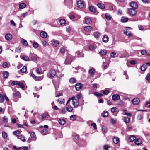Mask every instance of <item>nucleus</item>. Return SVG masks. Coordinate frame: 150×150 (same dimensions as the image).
Here are the masks:
<instances>
[{"label":"nucleus","instance_id":"48","mask_svg":"<svg viewBox=\"0 0 150 150\" xmlns=\"http://www.w3.org/2000/svg\"><path fill=\"white\" fill-rule=\"evenodd\" d=\"M70 119L73 121H74L76 119V116L75 115H72L70 117Z\"/></svg>","mask_w":150,"mask_h":150},{"label":"nucleus","instance_id":"41","mask_svg":"<svg viewBox=\"0 0 150 150\" xmlns=\"http://www.w3.org/2000/svg\"><path fill=\"white\" fill-rule=\"evenodd\" d=\"M108 115V112L106 111H104L102 113V115L103 117H107Z\"/></svg>","mask_w":150,"mask_h":150},{"label":"nucleus","instance_id":"52","mask_svg":"<svg viewBox=\"0 0 150 150\" xmlns=\"http://www.w3.org/2000/svg\"><path fill=\"white\" fill-rule=\"evenodd\" d=\"M18 85L20 86L22 88H24V86L23 83L19 82Z\"/></svg>","mask_w":150,"mask_h":150},{"label":"nucleus","instance_id":"39","mask_svg":"<svg viewBox=\"0 0 150 150\" xmlns=\"http://www.w3.org/2000/svg\"><path fill=\"white\" fill-rule=\"evenodd\" d=\"M85 21L87 24H88L91 23L92 20L90 18H87L85 19Z\"/></svg>","mask_w":150,"mask_h":150},{"label":"nucleus","instance_id":"40","mask_svg":"<svg viewBox=\"0 0 150 150\" xmlns=\"http://www.w3.org/2000/svg\"><path fill=\"white\" fill-rule=\"evenodd\" d=\"M147 68V66L145 64H143L142 66L141 67V69L142 71H144L146 70Z\"/></svg>","mask_w":150,"mask_h":150},{"label":"nucleus","instance_id":"53","mask_svg":"<svg viewBox=\"0 0 150 150\" xmlns=\"http://www.w3.org/2000/svg\"><path fill=\"white\" fill-rule=\"evenodd\" d=\"M18 82H19V81H13V82H12V83H11V85L13 86H14V85H17L18 84Z\"/></svg>","mask_w":150,"mask_h":150},{"label":"nucleus","instance_id":"8","mask_svg":"<svg viewBox=\"0 0 150 150\" xmlns=\"http://www.w3.org/2000/svg\"><path fill=\"white\" fill-rule=\"evenodd\" d=\"M82 84L81 83H79L76 84L75 87L77 91H79L82 88Z\"/></svg>","mask_w":150,"mask_h":150},{"label":"nucleus","instance_id":"35","mask_svg":"<svg viewBox=\"0 0 150 150\" xmlns=\"http://www.w3.org/2000/svg\"><path fill=\"white\" fill-rule=\"evenodd\" d=\"M95 70L93 69H90L89 71V73L91 74V76H93Z\"/></svg>","mask_w":150,"mask_h":150},{"label":"nucleus","instance_id":"2","mask_svg":"<svg viewBox=\"0 0 150 150\" xmlns=\"http://www.w3.org/2000/svg\"><path fill=\"white\" fill-rule=\"evenodd\" d=\"M56 74L55 70L54 69H51L48 74V77L50 78H52L55 76Z\"/></svg>","mask_w":150,"mask_h":150},{"label":"nucleus","instance_id":"28","mask_svg":"<svg viewBox=\"0 0 150 150\" xmlns=\"http://www.w3.org/2000/svg\"><path fill=\"white\" fill-rule=\"evenodd\" d=\"M105 18L108 20H110L111 18V16L108 13H106L105 15Z\"/></svg>","mask_w":150,"mask_h":150},{"label":"nucleus","instance_id":"15","mask_svg":"<svg viewBox=\"0 0 150 150\" xmlns=\"http://www.w3.org/2000/svg\"><path fill=\"white\" fill-rule=\"evenodd\" d=\"M136 139V137L134 135H130L129 138V141L130 142H133Z\"/></svg>","mask_w":150,"mask_h":150},{"label":"nucleus","instance_id":"24","mask_svg":"<svg viewBox=\"0 0 150 150\" xmlns=\"http://www.w3.org/2000/svg\"><path fill=\"white\" fill-rule=\"evenodd\" d=\"M124 33L128 37L132 35L131 32L129 30H125V31H124Z\"/></svg>","mask_w":150,"mask_h":150},{"label":"nucleus","instance_id":"51","mask_svg":"<svg viewBox=\"0 0 150 150\" xmlns=\"http://www.w3.org/2000/svg\"><path fill=\"white\" fill-rule=\"evenodd\" d=\"M140 52L142 55H144L147 53L146 50H143L141 51Z\"/></svg>","mask_w":150,"mask_h":150},{"label":"nucleus","instance_id":"12","mask_svg":"<svg viewBox=\"0 0 150 150\" xmlns=\"http://www.w3.org/2000/svg\"><path fill=\"white\" fill-rule=\"evenodd\" d=\"M12 35L10 33L6 34L5 36V38L6 40H10L12 38Z\"/></svg>","mask_w":150,"mask_h":150},{"label":"nucleus","instance_id":"46","mask_svg":"<svg viewBox=\"0 0 150 150\" xmlns=\"http://www.w3.org/2000/svg\"><path fill=\"white\" fill-rule=\"evenodd\" d=\"M4 100V98L1 94H0V103H3Z\"/></svg>","mask_w":150,"mask_h":150},{"label":"nucleus","instance_id":"54","mask_svg":"<svg viewBox=\"0 0 150 150\" xmlns=\"http://www.w3.org/2000/svg\"><path fill=\"white\" fill-rule=\"evenodd\" d=\"M41 133L43 135H45L47 133V130L46 129H44L41 131Z\"/></svg>","mask_w":150,"mask_h":150},{"label":"nucleus","instance_id":"23","mask_svg":"<svg viewBox=\"0 0 150 150\" xmlns=\"http://www.w3.org/2000/svg\"><path fill=\"white\" fill-rule=\"evenodd\" d=\"M22 58L23 60L26 61H29V58L28 57L24 55L22 56Z\"/></svg>","mask_w":150,"mask_h":150},{"label":"nucleus","instance_id":"61","mask_svg":"<svg viewBox=\"0 0 150 150\" xmlns=\"http://www.w3.org/2000/svg\"><path fill=\"white\" fill-rule=\"evenodd\" d=\"M89 49L93 51L94 50L95 47L91 45L89 47Z\"/></svg>","mask_w":150,"mask_h":150},{"label":"nucleus","instance_id":"45","mask_svg":"<svg viewBox=\"0 0 150 150\" xmlns=\"http://www.w3.org/2000/svg\"><path fill=\"white\" fill-rule=\"evenodd\" d=\"M93 35L95 38H97L99 37L100 34L96 32L94 33Z\"/></svg>","mask_w":150,"mask_h":150},{"label":"nucleus","instance_id":"13","mask_svg":"<svg viewBox=\"0 0 150 150\" xmlns=\"http://www.w3.org/2000/svg\"><path fill=\"white\" fill-rule=\"evenodd\" d=\"M40 35L43 38H46L47 35V33L45 31H42L40 33Z\"/></svg>","mask_w":150,"mask_h":150},{"label":"nucleus","instance_id":"60","mask_svg":"<svg viewBox=\"0 0 150 150\" xmlns=\"http://www.w3.org/2000/svg\"><path fill=\"white\" fill-rule=\"evenodd\" d=\"M8 65V64L7 62H4L2 64V66L4 68H6L7 67Z\"/></svg>","mask_w":150,"mask_h":150},{"label":"nucleus","instance_id":"49","mask_svg":"<svg viewBox=\"0 0 150 150\" xmlns=\"http://www.w3.org/2000/svg\"><path fill=\"white\" fill-rule=\"evenodd\" d=\"M116 53L115 52H112L110 53V57L111 58L114 57L116 55Z\"/></svg>","mask_w":150,"mask_h":150},{"label":"nucleus","instance_id":"63","mask_svg":"<svg viewBox=\"0 0 150 150\" xmlns=\"http://www.w3.org/2000/svg\"><path fill=\"white\" fill-rule=\"evenodd\" d=\"M60 52L62 53H64L65 52V49L63 47H61L60 49Z\"/></svg>","mask_w":150,"mask_h":150},{"label":"nucleus","instance_id":"36","mask_svg":"<svg viewBox=\"0 0 150 150\" xmlns=\"http://www.w3.org/2000/svg\"><path fill=\"white\" fill-rule=\"evenodd\" d=\"M94 95L97 97H101L103 96V94L101 93H99L97 92H95L93 93Z\"/></svg>","mask_w":150,"mask_h":150},{"label":"nucleus","instance_id":"14","mask_svg":"<svg viewBox=\"0 0 150 150\" xmlns=\"http://www.w3.org/2000/svg\"><path fill=\"white\" fill-rule=\"evenodd\" d=\"M84 30L86 32H89L92 29V27L90 26H87L84 27Z\"/></svg>","mask_w":150,"mask_h":150},{"label":"nucleus","instance_id":"11","mask_svg":"<svg viewBox=\"0 0 150 150\" xmlns=\"http://www.w3.org/2000/svg\"><path fill=\"white\" fill-rule=\"evenodd\" d=\"M72 104L75 107L78 106L79 104V102L77 99H75L72 101Z\"/></svg>","mask_w":150,"mask_h":150},{"label":"nucleus","instance_id":"34","mask_svg":"<svg viewBox=\"0 0 150 150\" xmlns=\"http://www.w3.org/2000/svg\"><path fill=\"white\" fill-rule=\"evenodd\" d=\"M59 124L62 125H63L65 123V121L64 119H59Z\"/></svg>","mask_w":150,"mask_h":150},{"label":"nucleus","instance_id":"3","mask_svg":"<svg viewBox=\"0 0 150 150\" xmlns=\"http://www.w3.org/2000/svg\"><path fill=\"white\" fill-rule=\"evenodd\" d=\"M129 14L132 16H134L137 13V11L135 9L130 8L129 9Z\"/></svg>","mask_w":150,"mask_h":150},{"label":"nucleus","instance_id":"19","mask_svg":"<svg viewBox=\"0 0 150 150\" xmlns=\"http://www.w3.org/2000/svg\"><path fill=\"white\" fill-rule=\"evenodd\" d=\"M3 76L4 78H7L9 76V73L7 71H4L3 74Z\"/></svg>","mask_w":150,"mask_h":150},{"label":"nucleus","instance_id":"57","mask_svg":"<svg viewBox=\"0 0 150 150\" xmlns=\"http://www.w3.org/2000/svg\"><path fill=\"white\" fill-rule=\"evenodd\" d=\"M111 122L113 124H115L117 122V120L115 118H111Z\"/></svg>","mask_w":150,"mask_h":150},{"label":"nucleus","instance_id":"7","mask_svg":"<svg viewBox=\"0 0 150 150\" xmlns=\"http://www.w3.org/2000/svg\"><path fill=\"white\" fill-rule=\"evenodd\" d=\"M13 98L16 97H17L18 98H20L21 97V95L20 93L18 91H16L13 92Z\"/></svg>","mask_w":150,"mask_h":150},{"label":"nucleus","instance_id":"55","mask_svg":"<svg viewBox=\"0 0 150 150\" xmlns=\"http://www.w3.org/2000/svg\"><path fill=\"white\" fill-rule=\"evenodd\" d=\"M102 130L103 132H105L107 131V128L105 126H103L102 127Z\"/></svg>","mask_w":150,"mask_h":150},{"label":"nucleus","instance_id":"56","mask_svg":"<svg viewBox=\"0 0 150 150\" xmlns=\"http://www.w3.org/2000/svg\"><path fill=\"white\" fill-rule=\"evenodd\" d=\"M33 46L35 48H37L38 47V44L37 42H33Z\"/></svg>","mask_w":150,"mask_h":150},{"label":"nucleus","instance_id":"59","mask_svg":"<svg viewBox=\"0 0 150 150\" xmlns=\"http://www.w3.org/2000/svg\"><path fill=\"white\" fill-rule=\"evenodd\" d=\"M118 104L119 105L122 106L124 105V103L122 101L120 100Z\"/></svg>","mask_w":150,"mask_h":150},{"label":"nucleus","instance_id":"42","mask_svg":"<svg viewBox=\"0 0 150 150\" xmlns=\"http://www.w3.org/2000/svg\"><path fill=\"white\" fill-rule=\"evenodd\" d=\"M27 70V67L26 66H24L23 68L20 70V71L22 73L25 72Z\"/></svg>","mask_w":150,"mask_h":150},{"label":"nucleus","instance_id":"4","mask_svg":"<svg viewBox=\"0 0 150 150\" xmlns=\"http://www.w3.org/2000/svg\"><path fill=\"white\" fill-rule=\"evenodd\" d=\"M77 6L80 8H83L84 6V4L82 1L79 0L77 2Z\"/></svg>","mask_w":150,"mask_h":150},{"label":"nucleus","instance_id":"58","mask_svg":"<svg viewBox=\"0 0 150 150\" xmlns=\"http://www.w3.org/2000/svg\"><path fill=\"white\" fill-rule=\"evenodd\" d=\"M37 72L38 74H41L42 72L41 68H38L37 69Z\"/></svg>","mask_w":150,"mask_h":150},{"label":"nucleus","instance_id":"31","mask_svg":"<svg viewBox=\"0 0 150 150\" xmlns=\"http://www.w3.org/2000/svg\"><path fill=\"white\" fill-rule=\"evenodd\" d=\"M52 44L54 47H56L59 45V43L58 41H55L52 42Z\"/></svg>","mask_w":150,"mask_h":150},{"label":"nucleus","instance_id":"33","mask_svg":"<svg viewBox=\"0 0 150 150\" xmlns=\"http://www.w3.org/2000/svg\"><path fill=\"white\" fill-rule=\"evenodd\" d=\"M66 110L69 112H71L72 111L73 108L72 107L69 105H68L66 108Z\"/></svg>","mask_w":150,"mask_h":150},{"label":"nucleus","instance_id":"27","mask_svg":"<svg viewBox=\"0 0 150 150\" xmlns=\"http://www.w3.org/2000/svg\"><path fill=\"white\" fill-rule=\"evenodd\" d=\"M43 79V76H36L34 79L35 80L37 81H39L42 80Z\"/></svg>","mask_w":150,"mask_h":150},{"label":"nucleus","instance_id":"37","mask_svg":"<svg viewBox=\"0 0 150 150\" xmlns=\"http://www.w3.org/2000/svg\"><path fill=\"white\" fill-rule=\"evenodd\" d=\"M48 114L46 113H44L41 115V116L42 119H44L47 117Z\"/></svg>","mask_w":150,"mask_h":150},{"label":"nucleus","instance_id":"16","mask_svg":"<svg viewBox=\"0 0 150 150\" xmlns=\"http://www.w3.org/2000/svg\"><path fill=\"white\" fill-rule=\"evenodd\" d=\"M76 54L78 55V57H84V54L79 51L76 52Z\"/></svg>","mask_w":150,"mask_h":150},{"label":"nucleus","instance_id":"29","mask_svg":"<svg viewBox=\"0 0 150 150\" xmlns=\"http://www.w3.org/2000/svg\"><path fill=\"white\" fill-rule=\"evenodd\" d=\"M2 137L4 139H6L8 136L7 134L4 131L3 132H2Z\"/></svg>","mask_w":150,"mask_h":150},{"label":"nucleus","instance_id":"20","mask_svg":"<svg viewBox=\"0 0 150 150\" xmlns=\"http://www.w3.org/2000/svg\"><path fill=\"white\" fill-rule=\"evenodd\" d=\"M102 40L103 42H107L108 41V38L107 35H104L102 38Z\"/></svg>","mask_w":150,"mask_h":150},{"label":"nucleus","instance_id":"9","mask_svg":"<svg viewBox=\"0 0 150 150\" xmlns=\"http://www.w3.org/2000/svg\"><path fill=\"white\" fill-rule=\"evenodd\" d=\"M112 99L113 100H117L120 98V96L118 94L113 95L112 96Z\"/></svg>","mask_w":150,"mask_h":150},{"label":"nucleus","instance_id":"30","mask_svg":"<svg viewBox=\"0 0 150 150\" xmlns=\"http://www.w3.org/2000/svg\"><path fill=\"white\" fill-rule=\"evenodd\" d=\"M58 102L61 104L64 103L65 102L64 99L60 98L58 100Z\"/></svg>","mask_w":150,"mask_h":150},{"label":"nucleus","instance_id":"26","mask_svg":"<svg viewBox=\"0 0 150 150\" xmlns=\"http://www.w3.org/2000/svg\"><path fill=\"white\" fill-rule=\"evenodd\" d=\"M124 122L126 123H129L130 122V118L127 117H124Z\"/></svg>","mask_w":150,"mask_h":150},{"label":"nucleus","instance_id":"64","mask_svg":"<svg viewBox=\"0 0 150 150\" xmlns=\"http://www.w3.org/2000/svg\"><path fill=\"white\" fill-rule=\"evenodd\" d=\"M146 79L148 81L150 80V74H148L146 77Z\"/></svg>","mask_w":150,"mask_h":150},{"label":"nucleus","instance_id":"17","mask_svg":"<svg viewBox=\"0 0 150 150\" xmlns=\"http://www.w3.org/2000/svg\"><path fill=\"white\" fill-rule=\"evenodd\" d=\"M89 10L93 13H95L96 11V9L93 6H90L89 7Z\"/></svg>","mask_w":150,"mask_h":150},{"label":"nucleus","instance_id":"22","mask_svg":"<svg viewBox=\"0 0 150 150\" xmlns=\"http://www.w3.org/2000/svg\"><path fill=\"white\" fill-rule=\"evenodd\" d=\"M129 18H128L122 17L121 18V21L122 22L125 23L127 22Z\"/></svg>","mask_w":150,"mask_h":150},{"label":"nucleus","instance_id":"38","mask_svg":"<svg viewBox=\"0 0 150 150\" xmlns=\"http://www.w3.org/2000/svg\"><path fill=\"white\" fill-rule=\"evenodd\" d=\"M13 134L17 137H18L20 134V132L18 130L15 131L13 132Z\"/></svg>","mask_w":150,"mask_h":150},{"label":"nucleus","instance_id":"43","mask_svg":"<svg viewBox=\"0 0 150 150\" xmlns=\"http://www.w3.org/2000/svg\"><path fill=\"white\" fill-rule=\"evenodd\" d=\"M69 81L70 83L73 84L76 82V79L74 78H71L70 79Z\"/></svg>","mask_w":150,"mask_h":150},{"label":"nucleus","instance_id":"62","mask_svg":"<svg viewBox=\"0 0 150 150\" xmlns=\"http://www.w3.org/2000/svg\"><path fill=\"white\" fill-rule=\"evenodd\" d=\"M81 97V93H79L76 95V97L78 99H80Z\"/></svg>","mask_w":150,"mask_h":150},{"label":"nucleus","instance_id":"47","mask_svg":"<svg viewBox=\"0 0 150 150\" xmlns=\"http://www.w3.org/2000/svg\"><path fill=\"white\" fill-rule=\"evenodd\" d=\"M21 42L24 45H25L26 46L27 45H28V42L26 40L24 39H23L22 40Z\"/></svg>","mask_w":150,"mask_h":150},{"label":"nucleus","instance_id":"5","mask_svg":"<svg viewBox=\"0 0 150 150\" xmlns=\"http://www.w3.org/2000/svg\"><path fill=\"white\" fill-rule=\"evenodd\" d=\"M130 6L132 8L136 9L138 8V6L137 4L135 2H132L130 4Z\"/></svg>","mask_w":150,"mask_h":150},{"label":"nucleus","instance_id":"50","mask_svg":"<svg viewBox=\"0 0 150 150\" xmlns=\"http://www.w3.org/2000/svg\"><path fill=\"white\" fill-rule=\"evenodd\" d=\"M59 21L61 25L64 24L66 23V21L64 19H61L59 20Z\"/></svg>","mask_w":150,"mask_h":150},{"label":"nucleus","instance_id":"32","mask_svg":"<svg viewBox=\"0 0 150 150\" xmlns=\"http://www.w3.org/2000/svg\"><path fill=\"white\" fill-rule=\"evenodd\" d=\"M119 141V139L117 137H115L113 138V142L115 144H117L118 143Z\"/></svg>","mask_w":150,"mask_h":150},{"label":"nucleus","instance_id":"6","mask_svg":"<svg viewBox=\"0 0 150 150\" xmlns=\"http://www.w3.org/2000/svg\"><path fill=\"white\" fill-rule=\"evenodd\" d=\"M140 101L139 99L138 98H134L132 100L133 105H138Z\"/></svg>","mask_w":150,"mask_h":150},{"label":"nucleus","instance_id":"1","mask_svg":"<svg viewBox=\"0 0 150 150\" xmlns=\"http://www.w3.org/2000/svg\"><path fill=\"white\" fill-rule=\"evenodd\" d=\"M75 57L74 56L71 55H68L66 57L65 61V64H70L73 60L75 59Z\"/></svg>","mask_w":150,"mask_h":150},{"label":"nucleus","instance_id":"25","mask_svg":"<svg viewBox=\"0 0 150 150\" xmlns=\"http://www.w3.org/2000/svg\"><path fill=\"white\" fill-rule=\"evenodd\" d=\"M98 6L101 9H104L105 8V5L103 4L100 3H98L97 4Z\"/></svg>","mask_w":150,"mask_h":150},{"label":"nucleus","instance_id":"21","mask_svg":"<svg viewBox=\"0 0 150 150\" xmlns=\"http://www.w3.org/2000/svg\"><path fill=\"white\" fill-rule=\"evenodd\" d=\"M100 54L102 55H104L106 53V50H101L99 52Z\"/></svg>","mask_w":150,"mask_h":150},{"label":"nucleus","instance_id":"18","mask_svg":"<svg viewBox=\"0 0 150 150\" xmlns=\"http://www.w3.org/2000/svg\"><path fill=\"white\" fill-rule=\"evenodd\" d=\"M26 5L25 3H21L19 5V8L20 9H23L25 7Z\"/></svg>","mask_w":150,"mask_h":150},{"label":"nucleus","instance_id":"44","mask_svg":"<svg viewBox=\"0 0 150 150\" xmlns=\"http://www.w3.org/2000/svg\"><path fill=\"white\" fill-rule=\"evenodd\" d=\"M117 110V108L116 107H112L111 109V112L112 113H115Z\"/></svg>","mask_w":150,"mask_h":150},{"label":"nucleus","instance_id":"10","mask_svg":"<svg viewBox=\"0 0 150 150\" xmlns=\"http://www.w3.org/2000/svg\"><path fill=\"white\" fill-rule=\"evenodd\" d=\"M142 142L140 139L137 138L134 141L135 144L137 145H139L142 144Z\"/></svg>","mask_w":150,"mask_h":150}]
</instances>
